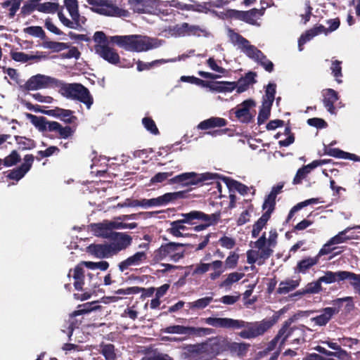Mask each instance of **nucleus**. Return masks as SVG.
Listing matches in <instances>:
<instances>
[{
  "label": "nucleus",
  "instance_id": "obj_10",
  "mask_svg": "<svg viewBox=\"0 0 360 360\" xmlns=\"http://www.w3.org/2000/svg\"><path fill=\"white\" fill-rule=\"evenodd\" d=\"M162 332L169 334H181L187 336H202L210 335L213 333V329L209 328H195L193 326H184L181 325H174L166 327L162 329Z\"/></svg>",
  "mask_w": 360,
  "mask_h": 360
},
{
  "label": "nucleus",
  "instance_id": "obj_59",
  "mask_svg": "<svg viewBox=\"0 0 360 360\" xmlns=\"http://www.w3.org/2000/svg\"><path fill=\"white\" fill-rule=\"evenodd\" d=\"M82 264L90 269H100L105 271L109 267V263L106 261H101L98 262H83Z\"/></svg>",
  "mask_w": 360,
  "mask_h": 360
},
{
  "label": "nucleus",
  "instance_id": "obj_2",
  "mask_svg": "<svg viewBox=\"0 0 360 360\" xmlns=\"http://www.w3.org/2000/svg\"><path fill=\"white\" fill-rule=\"evenodd\" d=\"M110 41L118 46L131 51L141 52L156 47L154 39L141 35L112 36Z\"/></svg>",
  "mask_w": 360,
  "mask_h": 360
},
{
  "label": "nucleus",
  "instance_id": "obj_26",
  "mask_svg": "<svg viewBox=\"0 0 360 360\" xmlns=\"http://www.w3.org/2000/svg\"><path fill=\"white\" fill-rule=\"evenodd\" d=\"M227 124V120L222 117H211L207 120L200 122L198 125V129L200 130H207L215 127H222Z\"/></svg>",
  "mask_w": 360,
  "mask_h": 360
},
{
  "label": "nucleus",
  "instance_id": "obj_48",
  "mask_svg": "<svg viewBox=\"0 0 360 360\" xmlns=\"http://www.w3.org/2000/svg\"><path fill=\"white\" fill-rule=\"evenodd\" d=\"M276 208V198L267 195L262 205V210H265L264 214L269 215L271 217V214L274 212Z\"/></svg>",
  "mask_w": 360,
  "mask_h": 360
},
{
  "label": "nucleus",
  "instance_id": "obj_24",
  "mask_svg": "<svg viewBox=\"0 0 360 360\" xmlns=\"http://www.w3.org/2000/svg\"><path fill=\"white\" fill-rule=\"evenodd\" d=\"M323 103L325 108L330 114L335 112V103L339 99L338 93L333 89H326L323 93Z\"/></svg>",
  "mask_w": 360,
  "mask_h": 360
},
{
  "label": "nucleus",
  "instance_id": "obj_11",
  "mask_svg": "<svg viewBox=\"0 0 360 360\" xmlns=\"http://www.w3.org/2000/svg\"><path fill=\"white\" fill-rule=\"evenodd\" d=\"M109 240L110 249L115 256L120 252L127 249L131 245L133 238L126 233L114 232L111 233Z\"/></svg>",
  "mask_w": 360,
  "mask_h": 360
},
{
  "label": "nucleus",
  "instance_id": "obj_62",
  "mask_svg": "<svg viewBox=\"0 0 360 360\" xmlns=\"http://www.w3.org/2000/svg\"><path fill=\"white\" fill-rule=\"evenodd\" d=\"M238 259L239 255L236 252H231L225 260V266L224 267V270L226 269H234L238 264Z\"/></svg>",
  "mask_w": 360,
  "mask_h": 360
},
{
  "label": "nucleus",
  "instance_id": "obj_57",
  "mask_svg": "<svg viewBox=\"0 0 360 360\" xmlns=\"http://www.w3.org/2000/svg\"><path fill=\"white\" fill-rule=\"evenodd\" d=\"M142 124L144 126V127L151 134L154 135H158L160 134V131L156 126L155 122L151 117H143L142 119Z\"/></svg>",
  "mask_w": 360,
  "mask_h": 360
},
{
  "label": "nucleus",
  "instance_id": "obj_58",
  "mask_svg": "<svg viewBox=\"0 0 360 360\" xmlns=\"http://www.w3.org/2000/svg\"><path fill=\"white\" fill-rule=\"evenodd\" d=\"M212 300V297H205L195 302H189L188 304L191 309H204L210 304Z\"/></svg>",
  "mask_w": 360,
  "mask_h": 360
},
{
  "label": "nucleus",
  "instance_id": "obj_42",
  "mask_svg": "<svg viewBox=\"0 0 360 360\" xmlns=\"http://www.w3.org/2000/svg\"><path fill=\"white\" fill-rule=\"evenodd\" d=\"M313 169H314V167H312L311 163H309L307 165H304L301 168L298 169V170L297 171L296 174L292 180V184L294 185L301 184L302 180L304 179L307 176V175L311 172V171Z\"/></svg>",
  "mask_w": 360,
  "mask_h": 360
},
{
  "label": "nucleus",
  "instance_id": "obj_40",
  "mask_svg": "<svg viewBox=\"0 0 360 360\" xmlns=\"http://www.w3.org/2000/svg\"><path fill=\"white\" fill-rule=\"evenodd\" d=\"M265 8L260 9L252 8L249 11H245V22L252 25H257V19L264 15Z\"/></svg>",
  "mask_w": 360,
  "mask_h": 360
},
{
  "label": "nucleus",
  "instance_id": "obj_12",
  "mask_svg": "<svg viewBox=\"0 0 360 360\" xmlns=\"http://www.w3.org/2000/svg\"><path fill=\"white\" fill-rule=\"evenodd\" d=\"M181 216L182 219L172 221L170 223L171 227L167 230L170 234L176 238L184 236L181 231H184L188 230V228L185 225L186 224L191 226L196 224V221H194L193 219L191 212L182 213Z\"/></svg>",
  "mask_w": 360,
  "mask_h": 360
},
{
  "label": "nucleus",
  "instance_id": "obj_45",
  "mask_svg": "<svg viewBox=\"0 0 360 360\" xmlns=\"http://www.w3.org/2000/svg\"><path fill=\"white\" fill-rule=\"evenodd\" d=\"M244 276V274L238 272H232L228 274L226 279H224L220 284V288H226L230 289L231 286L239 281Z\"/></svg>",
  "mask_w": 360,
  "mask_h": 360
},
{
  "label": "nucleus",
  "instance_id": "obj_54",
  "mask_svg": "<svg viewBox=\"0 0 360 360\" xmlns=\"http://www.w3.org/2000/svg\"><path fill=\"white\" fill-rule=\"evenodd\" d=\"M21 160L20 155L17 150H13L4 159V165L5 167H12L16 165Z\"/></svg>",
  "mask_w": 360,
  "mask_h": 360
},
{
  "label": "nucleus",
  "instance_id": "obj_14",
  "mask_svg": "<svg viewBox=\"0 0 360 360\" xmlns=\"http://www.w3.org/2000/svg\"><path fill=\"white\" fill-rule=\"evenodd\" d=\"M230 39L233 44H237L238 48L248 57L253 58L254 53H259V49H258L254 45L250 44V41L243 37L239 33L231 31L230 34Z\"/></svg>",
  "mask_w": 360,
  "mask_h": 360
},
{
  "label": "nucleus",
  "instance_id": "obj_63",
  "mask_svg": "<svg viewBox=\"0 0 360 360\" xmlns=\"http://www.w3.org/2000/svg\"><path fill=\"white\" fill-rule=\"evenodd\" d=\"M313 33V31L310 29L300 36L298 40V49L300 51L303 50V46L304 44L315 37V35L312 34Z\"/></svg>",
  "mask_w": 360,
  "mask_h": 360
},
{
  "label": "nucleus",
  "instance_id": "obj_53",
  "mask_svg": "<svg viewBox=\"0 0 360 360\" xmlns=\"http://www.w3.org/2000/svg\"><path fill=\"white\" fill-rule=\"evenodd\" d=\"M342 61L335 60L332 61V64L330 66V70L332 72V75L335 79V81L338 84H341L342 82V79H340L342 77Z\"/></svg>",
  "mask_w": 360,
  "mask_h": 360
},
{
  "label": "nucleus",
  "instance_id": "obj_46",
  "mask_svg": "<svg viewBox=\"0 0 360 360\" xmlns=\"http://www.w3.org/2000/svg\"><path fill=\"white\" fill-rule=\"evenodd\" d=\"M168 61H169L168 60L159 59V60H155L150 63H144V62L139 60L136 62V65H137L136 69L139 72L148 70L156 65L166 63Z\"/></svg>",
  "mask_w": 360,
  "mask_h": 360
},
{
  "label": "nucleus",
  "instance_id": "obj_56",
  "mask_svg": "<svg viewBox=\"0 0 360 360\" xmlns=\"http://www.w3.org/2000/svg\"><path fill=\"white\" fill-rule=\"evenodd\" d=\"M58 9V4L53 2H45L40 4L37 6V10L40 12L47 13H54Z\"/></svg>",
  "mask_w": 360,
  "mask_h": 360
},
{
  "label": "nucleus",
  "instance_id": "obj_41",
  "mask_svg": "<svg viewBox=\"0 0 360 360\" xmlns=\"http://www.w3.org/2000/svg\"><path fill=\"white\" fill-rule=\"evenodd\" d=\"M272 105L273 104L267 103L266 102H262L257 117L258 125L264 124L269 118Z\"/></svg>",
  "mask_w": 360,
  "mask_h": 360
},
{
  "label": "nucleus",
  "instance_id": "obj_39",
  "mask_svg": "<svg viewBox=\"0 0 360 360\" xmlns=\"http://www.w3.org/2000/svg\"><path fill=\"white\" fill-rule=\"evenodd\" d=\"M15 140L18 146V149L21 150H32L36 147V142L32 139L15 136Z\"/></svg>",
  "mask_w": 360,
  "mask_h": 360
},
{
  "label": "nucleus",
  "instance_id": "obj_32",
  "mask_svg": "<svg viewBox=\"0 0 360 360\" xmlns=\"http://www.w3.org/2000/svg\"><path fill=\"white\" fill-rule=\"evenodd\" d=\"M319 259L316 256L314 257H307L297 262V266L295 269V272L306 274L312 266L317 264Z\"/></svg>",
  "mask_w": 360,
  "mask_h": 360
},
{
  "label": "nucleus",
  "instance_id": "obj_44",
  "mask_svg": "<svg viewBox=\"0 0 360 360\" xmlns=\"http://www.w3.org/2000/svg\"><path fill=\"white\" fill-rule=\"evenodd\" d=\"M176 31L179 34L185 35H191V34H198V32L200 30L198 26L195 25H190L187 22H184L181 25L176 26Z\"/></svg>",
  "mask_w": 360,
  "mask_h": 360
},
{
  "label": "nucleus",
  "instance_id": "obj_34",
  "mask_svg": "<svg viewBox=\"0 0 360 360\" xmlns=\"http://www.w3.org/2000/svg\"><path fill=\"white\" fill-rule=\"evenodd\" d=\"M259 55L257 53H254L253 58H250V59L255 60L261 66H262L264 70L269 72H271L274 71V63L269 60L266 56L259 50Z\"/></svg>",
  "mask_w": 360,
  "mask_h": 360
},
{
  "label": "nucleus",
  "instance_id": "obj_29",
  "mask_svg": "<svg viewBox=\"0 0 360 360\" xmlns=\"http://www.w3.org/2000/svg\"><path fill=\"white\" fill-rule=\"evenodd\" d=\"M222 180L230 191H237L240 194L243 195H246L249 191V188L246 185L230 177L223 176Z\"/></svg>",
  "mask_w": 360,
  "mask_h": 360
},
{
  "label": "nucleus",
  "instance_id": "obj_27",
  "mask_svg": "<svg viewBox=\"0 0 360 360\" xmlns=\"http://www.w3.org/2000/svg\"><path fill=\"white\" fill-rule=\"evenodd\" d=\"M236 86L237 83L236 82L226 81L210 82V84L207 86L212 91L224 93L233 91Z\"/></svg>",
  "mask_w": 360,
  "mask_h": 360
},
{
  "label": "nucleus",
  "instance_id": "obj_37",
  "mask_svg": "<svg viewBox=\"0 0 360 360\" xmlns=\"http://www.w3.org/2000/svg\"><path fill=\"white\" fill-rule=\"evenodd\" d=\"M299 284L300 283L298 281L287 279L284 281H281L279 283V287L278 288L276 292L280 295H285L295 290L299 285Z\"/></svg>",
  "mask_w": 360,
  "mask_h": 360
},
{
  "label": "nucleus",
  "instance_id": "obj_60",
  "mask_svg": "<svg viewBox=\"0 0 360 360\" xmlns=\"http://www.w3.org/2000/svg\"><path fill=\"white\" fill-rule=\"evenodd\" d=\"M322 290L321 283L318 279L316 281L309 283L304 288V293L315 294Z\"/></svg>",
  "mask_w": 360,
  "mask_h": 360
},
{
  "label": "nucleus",
  "instance_id": "obj_25",
  "mask_svg": "<svg viewBox=\"0 0 360 360\" xmlns=\"http://www.w3.org/2000/svg\"><path fill=\"white\" fill-rule=\"evenodd\" d=\"M257 73L255 72L250 71L247 72L244 77H241L237 82L236 91L238 94L245 91L249 86L257 82L255 77Z\"/></svg>",
  "mask_w": 360,
  "mask_h": 360
},
{
  "label": "nucleus",
  "instance_id": "obj_17",
  "mask_svg": "<svg viewBox=\"0 0 360 360\" xmlns=\"http://www.w3.org/2000/svg\"><path fill=\"white\" fill-rule=\"evenodd\" d=\"M147 259V254L144 251L136 252L134 255L120 262L117 266L121 272L130 269L132 266L141 265Z\"/></svg>",
  "mask_w": 360,
  "mask_h": 360
},
{
  "label": "nucleus",
  "instance_id": "obj_31",
  "mask_svg": "<svg viewBox=\"0 0 360 360\" xmlns=\"http://www.w3.org/2000/svg\"><path fill=\"white\" fill-rule=\"evenodd\" d=\"M27 117L30 122L41 132L48 131V126L51 121H49L46 117L43 116H36L32 114H27Z\"/></svg>",
  "mask_w": 360,
  "mask_h": 360
},
{
  "label": "nucleus",
  "instance_id": "obj_21",
  "mask_svg": "<svg viewBox=\"0 0 360 360\" xmlns=\"http://www.w3.org/2000/svg\"><path fill=\"white\" fill-rule=\"evenodd\" d=\"M48 131L55 133L56 138L67 139L73 136L75 129L69 125L63 127L58 122L51 121L48 126Z\"/></svg>",
  "mask_w": 360,
  "mask_h": 360
},
{
  "label": "nucleus",
  "instance_id": "obj_35",
  "mask_svg": "<svg viewBox=\"0 0 360 360\" xmlns=\"http://www.w3.org/2000/svg\"><path fill=\"white\" fill-rule=\"evenodd\" d=\"M162 196L164 205L170 202H174L179 199H184L188 197V191H180L172 193H166Z\"/></svg>",
  "mask_w": 360,
  "mask_h": 360
},
{
  "label": "nucleus",
  "instance_id": "obj_19",
  "mask_svg": "<svg viewBox=\"0 0 360 360\" xmlns=\"http://www.w3.org/2000/svg\"><path fill=\"white\" fill-rule=\"evenodd\" d=\"M194 221H202L208 227L217 224L221 219V213L220 211L216 212L212 214H207L199 210L191 211Z\"/></svg>",
  "mask_w": 360,
  "mask_h": 360
},
{
  "label": "nucleus",
  "instance_id": "obj_47",
  "mask_svg": "<svg viewBox=\"0 0 360 360\" xmlns=\"http://www.w3.org/2000/svg\"><path fill=\"white\" fill-rule=\"evenodd\" d=\"M42 45L44 48L51 49L53 52H60L69 48L67 43L53 41H45Z\"/></svg>",
  "mask_w": 360,
  "mask_h": 360
},
{
  "label": "nucleus",
  "instance_id": "obj_6",
  "mask_svg": "<svg viewBox=\"0 0 360 360\" xmlns=\"http://www.w3.org/2000/svg\"><path fill=\"white\" fill-rule=\"evenodd\" d=\"M61 85V81L50 76L37 74L33 75L20 86L22 91H34L41 89L56 88Z\"/></svg>",
  "mask_w": 360,
  "mask_h": 360
},
{
  "label": "nucleus",
  "instance_id": "obj_51",
  "mask_svg": "<svg viewBox=\"0 0 360 360\" xmlns=\"http://www.w3.org/2000/svg\"><path fill=\"white\" fill-rule=\"evenodd\" d=\"M211 267L214 270V271L210 274V278L212 281L217 279L225 271L223 266V262L221 260L213 261Z\"/></svg>",
  "mask_w": 360,
  "mask_h": 360
},
{
  "label": "nucleus",
  "instance_id": "obj_18",
  "mask_svg": "<svg viewBox=\"0 0 360 360\" xmlns=\"http://www.w3.org/2000/svg\"><path fill=\"white\" fill-rule=\"evenodd\" d=\"M293 330L294 328H290V324L285 322L278 330L277 335L269 342L266 349L269 351L274 349L280 340V346H283L286 340L292 335Z\"/></svg>",
  "mask_w": 360,
  "mask_h": 360
},
{
  "label": "nucleus",
  "instance_id": "obj_33",
  "mask_svg": "<svg viewBox=\"0 0 360 360\" xmlns=\"http://www.w3.org/2000/svg\"><path fill=\"white\" fill-rule=\"evenodd\" d=\"M184 354L186 357H190L194 355L205 354V342L193 345H185L183 346Z\"/></svg>",
  "mask_w": 360,
  "mask_h": 360
},
{
  "label": "nucleus",
  "instance_id": "obj_5",
  "mask_svg": "<svg viewBox=\"0 0 360 360\" xmlns=\"http://www.w3.org/2000/svg\"><path fill=\"white\" fill-rule=\"evenodd\" d=\"M344 302H350L351 304H348V306L354 307L353 297H345L343 298H338L333 301L334 307H328L322 309L319 315L311 318L310 321L314 322L315 325L319 326H326L333 317L338 314Z\"/></svg>",
  "mask_w": 360,
  "mask_h": 360
},
{
  "label": "nucleus",
  "instance_id": "obj_50",
  "mask_svg": "<svg viewBox=\"0 0 360 360\" xmlns=\"http://www.w3.org/2000/svg\"><path fill=\"white\" fill-rule=\"evenodd\" d=\"M21 0H6L1 3L3 8H8L9 15L13 17L20 6Z\"/></svg>",
  "mask_w": 360,
  "mask_h": 360
},
{
  "label": "nucleus",
  "instance_id": "obj_52",
  "mask_svg": "<svg viewBox=\"0 0 360 360\" xmlns=\"http://www.w3.org/2000/svg\"><path fill=\"white\" fill-rule=\"evenodd\" d=\"M24 32L31 36L45 39L46 38V33L40 26H30L24 29Z\"/></svg>",
  "mask_w": 360,
  "mask_h": 360
},
{
  "label": "nucleus",
  "instance_id": "obj_64",
  "mask_svg": "<svg viewBox=\"0 0 360 360\" xmlns=\"http://www.w3.org/2000/svg\"><path fill=\"white\" fill-rule=\"evenodd\" d=\"M309 126L314 127L317 129H323L328 126L327 122L322 118L313 117L309 118L307 121Z\"/></svg>",
  "mask_w": 360,
  "mask_h": 360
},
{
  "label": "nucleus",
  "instance_id": "obj_28",
  "mask_svg": "<svg viewBox=\"0 0 360 360\" xmlns=\"http://www.w3.org/2000/svg\"><path fill=\"white\" fill-rule=\"evenodd\" d=\"M346 272L347 271H339L337 272L327 271L325 272V274L323 276L319 277V279L321 283H333L336 281L340 282L345 281L344 276H345Z\"/></svg>",
  "mask_w": 360,
  "mask_h": 360
},
{
  "label": "nucleus",
  "instance_id": "obj_16",
  "mask_svg": "<svg viewBox=\"0 0 360 360\" xmlns=\"http://www.w3.org/2000/svg\"><path fill=\"white\" fill-rule=\"evenodd\" d=\"M256 105L254 100L250 98L245 100L240 105H238L234 112L237 119L245 124L251 122L253 120V116L250 112V109Z\"/></svg>",
  "mask_w": 360,
  "mask_h": 360
},
{
  "label": "nucleus",
  "instance_id": "obj_43",
  "mask_svg": "<svg viewBox=\"0 0 360 360\" xmlns=\"http://www.w3.org/2000/svg\"><path fill=\"white\" fill-rule=\"evenodd\" d=\"M345 280H348L349 284L353 288L354 291L360 295V274H357L354 272L347 271Z\"/></svg>",
  "mask_w": 360,
  "mask_h": 360
},
{
  "label": "nucleus",
  "instance_id": "obj_20",
  "mask_svg": "<svg viewBox=\"0 0 360 360\" xmlns=\"http://www.w3.org/2000/svg\"><path fill=\"white\" fill-rule=\"evenodd\" d=\"M44 115L58 118L68 124L75 123L77 120V117L74 115V111L58 107L44 112Z\"/></svg>",
  "mask_w": 360,
  "mask_h": 360
},
{
  "label": "nucleus",
  "instance_id": "obj_15",
  "mask_svg": "<svg viewBox=\"0 0 360 360\" xmlns=\"http://www.w3.org/2000/svg\"><path fill=\"white\" fill-rule=\"evenodd\" d=\"M94 50L96 53L109 63L121 66L118 53L114 49L110 48L108 44H95Z\"/></svg>",
  "mask_w": 360,
  "mask_h": 360
},
{
  "label": "nucleus",
  "instance_id": "obj_55",
  "mask_svg": "<svg viewBox=\"0 0 360 360\" xmlns=\"http://www.w3.org/2000/svg\"><path fill=\"white\" fill-rule=\"evenodd\" d=\"M352 229L350 227L346 228L345 230L339 232L336 236L330 238V243L334 245L340 244L346 242L348 240L353 238L351 236H347V233Z\"/></svg>",
  "mask_w": 360,
  "mask_h": 360
},
{
  "label": "nucleus",
  "instance_id": "obj_13",
  "mask_svg": "<svg viewBox=\"0 0 360 360\" xmlns=\"http://www.w3.org/2000/svg\"><path fill=\"white\" fill-rule=\"evenodd\" d=\"M24 162L19 167H17L8 172L7 179L18 181L30 170L34 160V156L32 154H27L23 158Z\"/></svg>",
  "mask_w": 360,
  "mask_h": 360
},
{
  "label": "nucleus",
  "instance_id": "obj_38",
  "mask_svg": "<svg viewBox=\"0 0 360 360\" xmlns=\"http://www.w3.org/2000/svg\"><path fill=\"white\" fill-rule=\"evenodd\" d=\"M100 353L105 357V360H116L117 359L115 346L112 344L102 342L100 345Z\"/></svg>",
  "mask_w": 360,
  "mask_h": 360
},
{
  "label": "nucleus",
  "instance_id": "obj_23",
  "mask_svg": "<svg viewBox=\"0 0 360 360\" xmlns=\"http://www.w3.org/2000/svg\"><path fill=\"white\" fill-rule=\"evenodd\" d=\"M88 311V310L82 309L77 310L72 312V314L70 315L68 320L65 322L64 328L62 329V331L66 333L68 336L70 338L75 328H78L82 323V321L78 320L76 317Z\"/></svg>",
  "mask_w": 360,
  "mask_h": 360
},
{
  "label": "nucleus",
  "instance_id": "obj_22",
  "mask_svg": "<svg viewBox=\"0 0 360 360\" xmlns=\"http://www.w3.org/2000/svg\"><path fill=\"white\" fill-rule=\"evenodd\" d=\"M86 251L91 255L98 258H110L113 257L109 243H93L87 246Z\"/></svg>",
  "mask_w": 360,
  "mask_h": 360
},
{
  "label": "nucleus",
  "instance_id": "obj_36",
  "mask_svg": "<svg viewBox=\"0 0 360 360\" xmlns=\"http://www.w3.org/2000/svg\"><path fill=\"white\" fill-rule=\"evenodd\" d=\"M250 347V344L245 342H236L229 341V352L236 354L238 356H244Z\"/></svg>",
  "mask_w": 360,
  "mask_h": 360
},
{
  "label": "nucleus",
  "instance_id": "obj_7",
  "mask_svg": "<svg viewBox=\"0 0 360 360\" xmlns=\"http://www.w3.org/2000/svg\"><path fill=\"white\" fill-rule=\"evenodd\" d=\"M219 176L217 174L185 172L169 179V184H181V186L200 185L207 180L215 179Z\"/></svg>",
  "mask_w": 360,
  "mask_h": 360
},
{
  "label": "nucleus",
  "instance_id": "obj_8",
  "mask_svg": "<svg viewBox=\"0 0 360 360\" xmlns=\"http://www.w3.org/2000/svg\"><path fill=\"white\" fill-rule=\"evenodd\" d=\"M229 340L227 338L216 336L209 338L205 342V354L209 357L207 360L212 359L217 355L229 352Z\"/></svg>",
  "mask_w": 360,
  "mask_h": 360
},
{
  "label": "nucleus",
  "instance_id": "obj_61",
  "mask_svg": "<svg viewBox=\"0 0 360 360\" xmlns=\"http://www.w3.org/2000/svg\"><path fill=\"white\" fill-rule=\"evenodd\" d=\"M181 80L203 87H207V86L210 84V82L202 80L194 76H182L181 77Z\"/></svg>",
  "mask_w": 360,
  "mask_h": 360
},
{
  "label": "nucleus",
  "instance_id": "obj_49",
  "mask_svg": "<svg viewBox=\"0 0 360 360\" xmlns=\"http://www.w3.org/2000/svg\"><path fill=\"white\" fill-rule=\"evenodd\" d=\"M276 89V84L269 83L265 90V94L263 96L262 102L273 104L275 99Z\"/></svg>",
  "mask_w": 360,
  "mask_h": 360
},
{
  "label": "nucleus",
  "instance_id": "obj_4",
  "mask_svg": "<svg viewBox=\"0 0 360 360\" xmlns=\"http://www.w3.org/2000/svg\"><path fill=\"white\" fill-rule=\"evenodd\" d=\"M59 88L60 93L63 96L83 103L88 109L93 104L94 99L89 89L81 84H65L61 82V85Z\"/></svg>",
  "mask_w": 360,
  "mask_h": 360
},
{
  "label": "nucleus",
  "instance_id": "obj_9",
  "mask_svg": "<svg viewBox=\"0 0 360 360\" xmlns=\"http://www.w3.org/2000/svg\"><path fill=\"white\" fill-rule=\"evenodd\" d=\"M87 3L94 12L106 16L120 17L125 12L114 5L112 0H87Z\"/></svg>",
  "mask_w": 360,
  "mask_h": 360
},
{
  "label": "nucleus",
  "instance_id": "obj_30",
  "mask_svg": "<svg viewBox=\"0 0 360 360\" xmlns=\"http://www.w3.org/2000/svg\"><path fill=\"white\" fill-rule=\"evenodd\" d=\"M93 230L96 233L97 236H101L105 238H110L111 233H113L115 231H112L115 229L112 227V222H109L108 224L104 223H98L94 224L93 226Z\"/></svg>",
  "mask_w": 360,
  "mask_h": 360
},
{
  "label": "nucleus",
  "instance_id": "obj_3",
  "mask_svg": "<svg viewBox=\"0 0 360 360\" xmlns=\"http://www.w3.org/2000/svg\"><path fill=\"white\" fill-rule=\"evenodd\" d=\"M186 244L168 242L162 243L160 248L155 250L151 255L152 264H158L167 259L169 261L177 262L184 257Z\"/></svg>",
  "mask_w": 360,
  "mask_h": 360
},
{
  "label": "nucleus",
  "instance_id": "obj_1",
  "mask_svg": "<svg viewBox=\"0 0 360 360\" xmlns=\"http://www.w3.org/2000/svg\"><path fill=\"white\" fill-rule=\"evenodd\" d=\"M205 322L213 327L226 329H243L238 335L243 339H252L262 335L270 329L276 322L275 319H263L261 321L248 322L240 319L231 318L208 317Z\"/></svg>",
  "mask_w": 360,
  "mask_h": 360
}]
</instances>
